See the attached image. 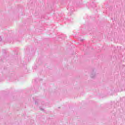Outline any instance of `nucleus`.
I'll return each instance as SVG.
<instances>
[{
  "mask_svg": "<svg viewBox=\"0 0 125 125\" xmlns=\"http://www.w3.org/2000/svg\"><path fill=\"white\" fill-rule=\"evenodd\" d=\"M91 77L92 78H94V76H93V75H92V74L91 75Z\"/></svg>",
  "mask_w": 125,
  "mask_h": 125,
  "instance_id": "1",
  "label": "nucleus"
},
{
  "mask_svg": "<svg viewBox=\"0 0 125 125\" xmlns=\"http://www.w3.org/2000/svg\"><path fill=\"white\" fill-rule=\"evenodd\" d=\"M0 41H1V38L0 37Z\"/></svg>",
  "mask_w": 125,
  "mask_h": 125,
  "instance_id": "2",
  "label": "nucleus"
},
{
  "mask_svg": "<svg viewBox=\"0 0 125 125\" xmlns=\"http://www.w3.org/2000/svg\"><path fill=\"white\" fill-rule=\"evenodd\" d=\"M94 76H95V74H94Z\"/></svg>",
  "mask_w": 125,
  "mask_h": 125,
  "instance_id": "3",
  "label": "nucleus"
}]
</instances>
